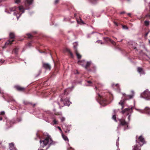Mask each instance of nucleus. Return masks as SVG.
I'll list each match as a JSON object with an SVG mask.
<instances>
[{"instance_id":"nucleus-1","label":"nucleus","mask_w":150,"mask_h":150,"mask_svg":"<svg viewBox=\"0 0 150 150\" xmlns=\"http://www.w3.org/2000/svg\"><path fill=\"white\" fill-rule=\"evenodd\" d=\"M95 88L96 89V92L97 94L96 99L100 105L105 106L109 103V102L107 100L105 97L98 93L99 90L97 89V87L96 86Z\"/></svg>"},{"instance_id":"nucleus-2","label":"nucleus","mask_w":150,"mask_h":150,"mask_svg":"<svg viewBox=\"0 0 150 150\" xmlns=\"http://www.w3.org/2000/svg\"><path fill=\"white\" fill-rule=\"evenodd\" d=\"M40 147L42 148L44 147L47 145H48V146L46 148V149H47L50 145L54 144L55 143L53 142L50 136H48L44 140H40Z\"/></svg>"},{"instance_id":"nucleus-3","label":"nucleus","mask_w":150,"mask_h":150,"mask_svg":"<svg viewBox=\"0 0 150 150\" xmlns=\"http://www.w3.org/2000/svg\"><path fill=\"white\" fill-rule=\"evenodd\" d=\"M133 95H127L125 93L123 94L122 99L119 103V104L121 105V109H122L125 107V101L132 98Z\"/></svg>"},{"instance_id":"nucleus-4","label":"nucleus","mask_w":150,"mask_h":150,"mask_svg":"<svg viewBox=\"0 0 150 150\" xmlns=\"http://www.w3.org/2000/svg\"><path fill=\"white\" fill-rule=\"evenodd\" d=\"M17 8H18L19 11L20 12H22L21 13H18L17 12H15L14 13V15L15 16H16V18L17 19H18L20 17L21 13L24 12L25 9L23 6H19L18 8H17L16 6H15L11 8H10V10L11 11H13L16 10Z\"/></svg>"},{"instance_id":"nucleus-5","label":"nucleus","mask_w":150,"mask_h":150,"mask_svg":"<svg viewBox=\"0 0 150 150\" xmlns=\"http://www.w3.org/2000/svg\"><path fill=\"white\" fill-rule=\"evenodd\" d=\"M122 114H126L127 115H128V117L129 121L130 120V116L132 112V107L129 108H126L123 110L121 112Z\"/></svg>"},{"instance_id":"nucleus-6","label":"nucleus","mask_w":150,"mask_h":150,"mask_svg":"<svg viewBox=\"0 0 150 150\" xmlns=\"http://www.w3.org/2000/svg\"><path fill=\"white\" fill-rule=\"evenodd\" d=\"M91 61L86 62L84 60L81 61H79L78 62L79 64L81 65L83 67H84L86 69H87L91 64Z\"/></svg>"},{"instance_id":"nucleus-7","label":"nucleus","mask_w":150,"mask_h":150,"mask_svg":"<svg viewBox=\"0 0 150 150\" xmlns=\"http://www.w3.org/2000/svg\"><path fill=\"white\" fill-rule=\"evenodd\" d=\"M140 96L147 100H150V92L146 90L141 94Z\"/></svg>"},{"instance_id":"nucleus-8","label":"nucleus","mask_w":150,"mask_h":150,"mask_svg":"<svg viewBox=\"0 0 150 150\" xmlns=\"http://www.w3.org/2000/svg\"><path fill=\"white\" fill-rule=\"evenodd\" d=\"M136 110L141 113H145L149 115H150V108L148 107H146L144 110H141L137 109Z\"/></svg>"},{"instance_id":"nucleus-9","label":"nucleus","mask_w":150,"mask_h":150,"mask_svg":"<svg viewBox=\"0 0 150 150\" xmlns=\"http://www.w3.org/2000/svg\"><path fill=\"white\" fill-rule=\"evenodd\" d=\"M137 143H138L140 146H142L145 143L144 139L142 136H140L138 139L136 140Z\"/></svg>"},{"instance_id":"nucleus-10","label":"nucleus","mask_w":150,"mask_h":150,"mask_svg":"<svg viewBox=\"0 0 150 150\" xmlns=\"http://www.w3.org/2000/svg\"><path fill=\"white\" fill-rule=\"evenodd\" d=\"M60 100L61 103L64 104V105H67L69 106L71 103L69 101V98H65L64 101L62 98H61Z\"/></svg>"},{"instance_id":"nucleus-11","label":"nucleus","mask_w":150,"mask_h":150,"mask_svg":"<svg viewBox=\"0 0 150 150\" xmlns=\"http://www.w3.org/2000/svg\"><path fill=\"white\" fill-rule=\"evenodd\" d=\"M119 121L120 124L117 127V130H118L120 128L121 125H127L128 124V123L125 122L124 119H120Z\"/></svg>"},{"instance_id":"nucleus-12","label":"nucleus","mask_w":150,"mask_h":150,"mask_svg":"<svg viewBox=\"0 0 150 150\" xmlns=\"http://www.w3.org/2000/svg\"><path fill=\"white\" fill-rule=\"evenodd\" d=\"M33 1V0H26L25 1V4L27 9L29 8V6L32 4Z\"/></svg>"},{"instance_id":"nucleus-13","label":"nucleus","mask_w":150,"mask_h":150,"mask_svg":"<svg viewBox=\"0 0 150 150\" xmlns=\"http://www.w3.org/2000/svg\"><path fill=\"white\" fill-rule=\"evenodd\" d=\"M43 67L46 70H50L51 68V66L50 65L48 64L43 62L42 63Z\"/></svg>"},{"instance_id":"nucleus-14","label":"nucleus","mask_w":150,"mask_h":150,"mask_svg":"<svg viewBox=\"0 0 150 150\" xmlns=\"http://www.w3.org/2000/svg\"><path fill=\"white\" fill-rule=\"evenodd\" d=\"M112 87L117 91L120 92V89L119 88V86L118 84H117L115 85L113 84L112 85Z\"/></svg>"},{"instance_id":"nucleus-15","label":"nucleus","mask_w":150,"mask_h":150,"mask_svg":"<svg viewBox=\"0 0 150 150\" xmlns=\"http://www.w3.org/2000/svg\"><path fill=\"white\" fill-rule=\"evenodd\" d=\"M105 40L106 41H109L112 44L114 45H116V43L115 42L113 41V40H112L110 38H106L105 39Z\"/></svg>"},{"instance_id":"nucleus-16","label":"nucleus","mask_w":150,"mask_h":150,"mask_svg":"<svg viewBox=\"0 0 150 150\" xmlns=\"http://www.w3.org/2000/svg\"><path fill=\"white\" fill-rule=\"evenodd\" d=\"M119 110V109H118L117 110H113L114 114H113V115L112 117V118L116 122L117 121L116 120V115H115V114L116 113V112H117Z\"/></svg>"},{"instance_id":"nucleus-17","label":"nucleus","mask_w":150,"mask_h":150,"mask_svg":"<svg viewBox=\"0 0 150 150\" xmlns=\"http://www.w3.org/2000/svg\"><path fill=\"white\" fill-rule=\"evenodd\" d=\"M9 149L10 150H16L14 147V144L12 143L9 144Z\"/></svg>"},{"instance_id":"nucleus-18","label":"nucleus","mask_w":150,"mask_h":150,"mask_svg":"<svg viewBox=\"0 0 150 150\" xmlns=\"http://www.w3.org/2000/svg\"><path fill=\"white\" fill-rule=\"evenodd\" d=\"M71 90V88H69L65 89L64 91V95H67L69 93V92H70Z\"/></svg>"},{"instance_id":"nucleus-19","label":"nucleus","mask_w":150,"mask_h":150,"mask_svg":"<svg viewBox=\"0 0 150 150\" xmlns=\"http://www.w3.org/2000/svg\"><path fill=\"white\" fill-rule=\"evenodd\" d=\"M15 87L18 91H22L24 90V88L23 87H21L19 86H15Z\"/></svg>"},{"instance_id":"nucleus-20","label":"nucleus","mask_w":150,"mask_h":150,"mask_svg":"<svg viewBox=\"0 0 150 150\" xmlns=\"http://www.w3.org/2000/svg\"><path fill=\"white\" fill-rule=\"evenodd\" d=\"M52 121L53 122V125L57 124L58 122L56 120L55 118L54 117H52Z\"/></svg>"},{"instance_id":"nucleus-21","label":"nucleus","mask_w":150,"mask_h":150,"mask_svg":"<svg viewBox=\"0 0 150 150\" xmlns=\"http://www.w3.org/2000/svg\"><path fill=\"white\" fill-rule=\"evenodd\" d=\"M137 71L140 74H144V71L143 69L140 67L138 68Z\"/></svg>"},{"instance_id":"nucleus-22","label":"nucleus","mask_w":150,"mask_h":150,"mask_svg":"<svg viewBox=\"0 0 150 150\" xmlns=\"http://www.w3.org/2000/svg\"><path fill=\"white\" fill-rule=\"evenodd\" d=\"M77 23L80 25L84 24V22L82 20V19H76Z\"/></svg>"},{"instance_id":"nucleus-23","label":"nucleus","mask_w":150,"mask_h":150,"mask_svg":"<svg viewBox=\"0 0 150 150\" xmlns=\"http://www.w3.org/2000/svg\"><path fill=\"white\" fill-rule=\"evenodd\" d=\"M14 40H9L7 41L5 44V45H8L9 44H12V42L14 41Z\"/></svg>"},{"instance_id":"nucleus-24","label":"nucleus","mask_w":150,"mask_h":150,"mask_svg":"<svg viewBox=\"0 0 150 150\" xmlns=\"http://www.w3.org/2000/svg\"><path fill=\"white\" fill-rule=\"evenodd\" d=\"M132 147V150H141L140 148L137 145H134Z\"/></svg>"},{"instance_id":"nucleus-25","label":"nucleus","mask_w":150,"mask_h":150,"mask_svg":"<svg viewBox=\"0 0 150 150\" xmlns=\"http://www.w3.org/2000/svg\"><path fill=\"white\" fill-rule=\"evenodd\" d=\"M78 45V44L76 42H75L73 43L74 48L75 51H77V47Z\"/></svg>"},{"instance_id":"nucleus-26","label":"nucleus","mask_w":150,"mask_h":150,"mask_svg":"<svg viewBox=\"0 0 150 150\" xmlns=\"http://www.w3.org/2000/svg\"><path fill=\"white\" fill-rule=\"evenodd\" d=\"M9 37L10 39H13L15 37L14 33H10L9 34Z\"/></svg>"},{"instance_id":"nucleus-27","label":"nucleus","mask_w":150,"mask_h":150,"mask_svg":"<svg viewBox=\"0 0 150 150\" xmlns=\"http://www.w3.org/2000/svg\"><path fill=\"white\" fill-rule=\"evenodd\" d=\"M26 35L28 38L29 39H31L33 38V36L30 33H27Z\"/></svg>"},{"instance_id":"nucleus-28","label":"nucleus","mask_w":150,"mask_h":150,"mask_svg":"<svg viewBox=\"0 0 150 150\" xmlns=\"http://www.w3.org/2000/svg\"><path fill=\"white\" fill-rule=\"evenodd\" d=\"M75 53L76 54V55L78 58V59H80L81 57V56L78 53L77 51H75Z\"/></svg>"},{"instance_id":"nucleus-29","label":"nucleus","mask_w":150,"mask_h":150,"mask_svg":"<svg viewBox=\"0 0 150 150\" xmlns=\"http://www.w3.org/2000/svg\"><path fill=\"white\" fill-rule=\"evenodd\" d=\"M62 136L63 139H64V140H65V141H68V139L66 136L64 135L63 134H62Z\"/></svg>"},{"instance_id":"nucleus-30","label":"nucleus","mask_w":150,"mask_h":150,"mask_svg":"<svg viewBox=\"0 0 150 150\" xmlns=\"http://www.w3.org/2000/svg\"><path fill=\"white\" fill-rule=\"evenodd\" d=\"M150 22L148 21H145L144 22V23L145 25L148 26Z\"/></svg>"},{"instance_id":"nucleus-31","label":"nucleus","mask_w":150,"mask_h":150,"mask_svg":"<svg viewBox=\"0 0 150 150\" xmlns=\"http://www.w3.org/2000/svg\"><path fill=\"white\" fill-rule=\"evenodd\" d=\"M18 49V48L16 47L14 49L13 52H14L15 54H17Z\"/></svg>"},{"instance_id":"nucleus-32","label":"nucleus","mask_w":150,"mask_h":150,"mask_svg":"<svg viewBox=\"0 0 150 150\" xmlns=\"http://www.w3.org/2000/svg\"><path fill=\"white\" fill-rule=\"evenodd\" d=\"M145 18H150V10L149 13L145 16Z\"/></svg>"},{"instance_id":"nucleus-33","label":"nucleus","mask_w":150,"mask_h":150,"mask_svg":"<svg viewBox=\"0 0 150 150\" xmlns=\"http://www.w3.org/2000/svg\"><path fill=\"white\" fill-rule=\"evenodd\" d=\"M13 123V122L12 121L9 122V121H7V125H8L9 124H10L11 125Z\"/></svg>"},{"instance_id":"nucleus-34","label":"nucleus","mask_w":150,"mask_h":150,"mask_svg":"<svg viewBox=\"0 0 150 150\" xmlns=\"http://www.w3.org/2000/svg\"><path fill=\"white\" fill-rule=\"evenodd\" d=\"M14 2L16 4H18L21 2V0H15Z\"/></svg>"},{"instance_id":"nucleus-35","label":"nucleus","mask_w":150,"mask_h":150,"mask_svg":"<svg viewBox=\"0 0 150 150\" xmlns=\"http://www.w3.org/2000/svg\"><path fill=\"white\" fill-rule=\"evenodd\" d=\"M79 16V14H74V17L76 18V19H78V17L77 16Z\"/></svg>"},{"instance_id":"nucleus-36","label":"nucleus","mask_w":150,"mask_h":150,"mask_svg":"<svg viewBox=\"0 0 150 150\" xmlns=\"http://www.w3.org/2000/svg\"><path fill=\"white\" fill-rule=\"evenodd\" d=\"M123 29H128V28L126 25H123L122 26Z\"/></svg>"},{"instance_id":"nucleus-37","label":"nucleus","mask_w":150,"mask_h":150,"mask_svg":"<svg viewBox=\"0 0 150 150\" xmlns=\"http://www.w3.org/2000/svg\"><path fill=\"white\" fill-rule=\"evenodd\" d=\"M127 15L128 16H129V18H132V15L131 13H127Z\"/></svg>"},{"instance_id":"nucleus-38","label":"nucleus","mask_w":150,"mask_h":150,"mask_svg":"<svg viewBox=\"0 0 150 150\" xmlns=\"http://www.w3.org/2000/svg\"><path fill=\"white\" fill-rule=\"evenodd\" d=\"M61 121L63 122L65 121V118L64 117H62L60 118Z\"/></svg>"},{"instance_id":"nucleus-39","label":"nucleus","mask_w":150,"mask_h":150,"mask_svg":"<svg viewBox=\"0 0 150 150\" xmlns=\"http://www.w3.org/2000/svg\"><path fill=\"white\" fill-rule=\"evenodd\" d=\"M22 120V119L21 117L18 118L17 119V121L18 122H20Z\"/></svg>"},{"instance_id":"nucleus-40","label":"nucleus","mask_w":150,"mask_h":150,"mask_svg":"<svg viewBox=\"0 0 150 150\" xmlns=\"http://www.w3.org/2000/svg\"><path fill=\"white\" fill-rule=\"evenodd\" d=\"M119 137H118V139H117V140L116 142V146L118 147V145H119V143H118V141H119Z\"/></svg>"},{"instance_id":"nucleus-41","label":"nucleus","mask_w":150,"mask_h":150,"mask_svg":"<svg viewBox=\"0 0 150 150\" xmlns=\"http://www.w3.org/2000/svg\"><path fill=\"white\" fill-rule=\"evenodd\" d=\"M5 114V112L4 111H1L0 112V115H3Z\"/></svg>"},{"instance_id":"nucleus-42","label":"nucleus","mask_w":150,"mask_h":150,"mask_svg":"<svg viewBox=\"0 0 150 150\" xmlns=\"http://www.w3.org/2000/svg\"><path fill=\"white\" fill-rule=\"evenodd\" d=\"M4 60L3 59H1L0 61V65L4 62Z\"/></svg>"},{"instance_id":"nucleus-43","label":"nucleus","mask_w":150,"mask_h":150,"mask_svg":"<svg viewBox=\"0 0 150 150\" xmlns=\"http://www.w3.org/2000/svg\"><path fill=\"white\" fill-rule=\"evenodd\" d=\"M59 0H55L54 1V3L55 4H57L58 2H59Z\"/></svg>"},{"instance_id":"nucleus-44","label":"nucleus","mask_w":150,"mask_h":150,"mask_svg":"<svg viewBox=\"0 0 150 150\" xmlns=\"http://www.w3.org/2000/svg\"><path fill=\"white\" fill-rule=\"evenodd\" d=\"M32 42H29V43H28V46L29 47H30V46H31Z\"/></svg>"},{"instance_id":"nucleus-45","label":"nucleus","mask_w":150,"mask_h":150,"mask_svg":"<svg viewBox=\"0 0 150 150\" xmlns=\"http://www.w3.org/2000/svg\"><path fill=\"white\" fill-rule=\"evenodd\" d=\"M67 50L70 53L71 56L72 57L73 56V55L72 53L70 51L69 49H67Z\"/></svg>"},{"instance_id":"nucleus-46","label":"nucleus","mask_w":150,"mask_h":150,"mask_svg":"<svg viewBox=\"0 0 150 150\" xmlns=\"http://www.w3.org/2000/svg\"><path fill=\"white\" fill-rule=\"evenodd\" d=\"M125 11H123L120 13V14H123L125 13Z\"/></svg>"},{"instance_id":"nucleus-47","label":"nucleus","mask_w":150,"mask_h":150,"mask_svg":"<svg viewBox=\"0 0 150 150\" xmlns=\"http://www.w3.org/2000/svg\"><path fill=\"white\" fill-rule=\"evenodd\" d=\"M114 24L116 25V26H117L118 25V23L116 22L115 21H114Z\"/></svg>"},{"instance_id":"nucleus-48","label":"nucleus","mask_w":150,"mask_h":150,"mask_svg":"<svg viewBox=\"0 0 150 150\" xmlns=\"http://www.w3.org/2000/svg\"><path fill=\"white\" fill-rule=\"evenodd\" d=\"M87 82L88 83H89V84H91L92 83V82L91 81H87Z\"/></svg>"},{"instance_id":"nucleus-49","label":"nucleus","mask_w":150,"mask_h":150,"mask_svg":"<svg viewBox=\"0 0 150 150\" xmlns=\"http://www.w3.org/2000/svg\"><path fill=\"white\" fill-rule=\"evenodd\" d=\"M57 128L58 129L60 130V131L61 132H62V130H61V128L59 127V126H58L57 127Z\"/></svg>"},{"instance_id":"nucleus-50","label":"nucleus","mask_w":150,"mask_h":150,"mask_svg":"<svg viewBox=\"0 0 150 150\" xmlns=\"http://www.w3.org/2000/svg\"><path fill=\"white\" fill-rule=\"evenodd\" d=\"M23 103L25 105H27L28 104V103L27 102L24 101Z\"/></svg>"},{"instance_id":"nucleus-51","label":"nucleus","mask_w":150,"mask_h":150,"mask_svg":"<svg viewBox=\"0 0 150 150\" xmlns=\"http://www.w3.org/2000/svg\"><path fill=\"white\" fill-rule=\"evenodd\" d=\"M56 103H57L59 105V107L61 108V106L60 105V104L58 102H56Z\"/></svg>"},{"instance_id":"nucleus-52","label":"nucleus","mask_w":150,"mask_h":150,"mask_svg":"<svg viewBox=\"0 0 150 150\" xmlns=\"http://www.w3.org/2000/svg\"><path fill=\"white\" fill-rule=\"evenodd\" d=\"M2 119V117H0V120H1Z\"/></svg>"},{"instance_id":"nucleus-53","label":"nucleus","mask_w":150,"mask_h":150,"mask_svg":"<svg viewBox=\"0 0 150 150\" xmlns=\"http://www.w3.org/2000/svg\"><path fill=\"white\" fill-rule=\"evenodd\" d=\"M3 93V92H2L1 90H0V93Z\"/></svg>"},{"instance_id":"nucleus-54","label":"nucleus","mask_w":150,"mask_h":150,"mask_svg":"<svg viewBox=\"0 0 150 150\" xmlns=\"http://www.w3.org/2000/svg\"><path fill=\"white\" fill-rule=\"evenodd\" d=\"M148 34V33H147L146 34V35H145L146 36Z\"/></svg>"},{"instance_id":"nucleus-55","label":"nucleus","mask_w":150,"mask_h":150,"mask_svg":"<svg viewBox=\"0 0 150 150\" xmlns=\"http://www.w3.org/2000/svg\"><path fill=\"white\" fill-rule=\"evenodd\" d=\"M100 42H101L100 41H98L97 42L98 43H99Z\"/></svg>"},{"instance_id":"nucleus-56","label":"nucleus","mask_w":150,"mask_h":150,"mask_svg":"<svg viewBox=\"0 0 150 150\" xmlns=\"http://www.w3.org/2000/svg\"><path fill=\"white\" fill-rule=\"evenodd\" d=\"M81 17L80 16L79 17V19H81Z\"/></svg>"},{"instance_id":"nucleus-57","label":"nucleus","mask_w":150,"mask_h":150,"mask_svg":"<svg viewBox=\"0 0 150 150\" xmlns=\"http://www.w3.org/2000/svg\"><path fill=\"white\" fill-rule=\"evenodd\" d=\"M132 93H133H133H134V91H132Z\"/></svg>"},{"instance_id":"nucleus-58","label":"nucleus","mask_w":150,"mask_h":150,"mask_svg":"<svg viewBox=\"0 0 150 150\" xmlns=\"http://www.w3.org/2000/svg\"><path fill=\"white\" fill-rule=\"evenodd\" d=\"M82 64H85L84 63V62H82Z\"/></svg>"},{"instance_id":"nucleus-59","label":"nucleus","mask_w":150,"mask_h":150,"mask_svg":"<svg viewBox=\"0 0 150 150\" xmlns=\"http://www.w3.org/2000/svg\"><path fill=\"white\" fill-rule=\"evenodd\" d=\"M100 85H101V86H103V84H100Z\"/></svg>"},{"instance_id":"nucleus-60","label":"nucleus","mask_w":150,"mask_h":150,"mask_svg":"<svg viewBox=\"0 0 150 150\" xmlns=\"http://www.w3.org/2000/svg\"><path fill=\"white\" fill-rule=\"evenodd\" d=\"M94 33V32H92L91 34H93Z\"/></svg>"},{"instance_id":"nucleus-61","label":"nucleus","mask_w":150,"mask_h":150,"mask_svg":"<svg viewBox=\"0 0 150 150\" xmlns=\"http://www.w3.org/2000/svg\"><path fill=\"white\" fill-rule=\"evenodd\" d=\"M100 44H102V42H100Z\"/></svg>"},{"instance_id":"nucleus-62","label":"nucleus","mask_w":150,"mask_h":150,"mask_svg":"<svg viewBox=\"0 0 150 150\" xmlns=\"http://www.w3.org/2000/svg\"><path fill=\"white\" fill-rule=\"evenodd\" d=\"M122 40H121L120 41H121V42H122Z\"/></svg>"},{"instance_id":"nucleus-63","label":"nucleus","mask_w":150,"mask_h":150,"mask_svg":"<svg viewBox=\"0 0 150 150\" xmlns=\"http://www.w3.org/2000/svg\"><path fill=\"white\" fill-rule=\"evenodd\" d=\"M149 43H150V40H149Z\"/></svg>"},{"instance_id":"nucleus-64","label":"nucleus","mask_w":150,"mask_h":150,"mask_svg":"<svg viewBox=\"0 0 150 150\" xmlns=\"http://www.w3.org/2000/svg\"><path fill=\"white\" fill-rule=\"evenodd\" d=\"M71 150H74L73 149H71Z\"/></svg>"}]
</instances>
